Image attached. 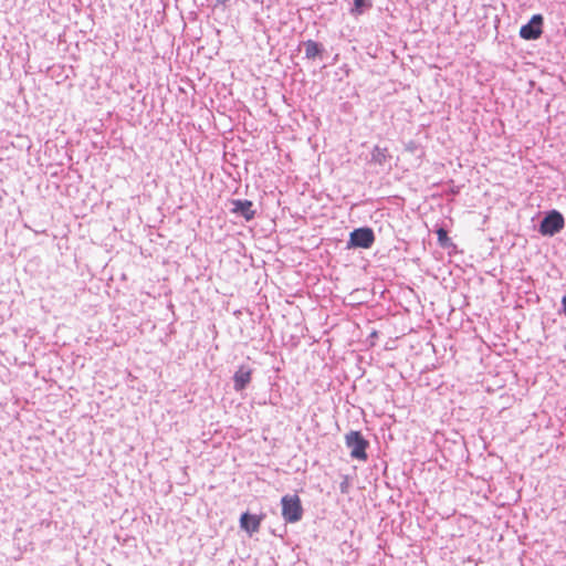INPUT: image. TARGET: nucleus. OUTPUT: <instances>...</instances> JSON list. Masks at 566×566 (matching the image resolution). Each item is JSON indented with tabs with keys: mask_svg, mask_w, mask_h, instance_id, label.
<instances>
[{
	"mask_svg": "<svg viewBox=\"0 0 566 566\" xmlns=\"http://www.w3.org/2000/svg\"><path fill=\"white\" fill-rule=\"evenodd\" d=\"M282 517L286 523H296L303 516L301 499L296 494H286L281 500Z\"/></svg>",
	"mask_w": 566,
	"mask_h": 566,
	"instance_id": "nucleus-1",
	"label": "nucleus"
},
{
	"mask_svg": "<svg viewBox=\"0 0 566 566\" xmlns=\"http://www.w3.org/2000/svg\"><path fill=\"white\" fill-rule=\"evenodd\" d=\"M565 227V219L557 210L549 211L539 224V232L543 235L553 237Z\"/></svg>",
	"mask_w": 566,
	"mask_h": 566,
	"instance_id": "nucleus-2",
	"label": "nucleus"
},
{
	"mask_svg": "<svg viewBox=\"0 0 566 566\" xmlns=\"http://www.w3.org/2000/svg\"><path fill=\"white\" fill-rule=\"evenodd\" d=\"M346 446L350 449V455L354 459L365 461L367 459L366 448L368 442L359 431H350L345 437Z\"/></svg>",
	"mask_w": 566,
	"mask_h": 566,
	"instance_id": "nucleus-3",
	"label": "nucleus"
},
{
	"mask_svg": "<svg viewBox=\"0 0 566 566\" xmlns=\"http://www.w3.org/2000/svg\"><path fill=\"white\" fill-rule=\"evenodd\" d=\"M374 241L375 235L370 228H359L350 233L349 245L368 249L373 245Z\"/></svg>",
	"mask_w": 566,
	"mask_h": 566,
	"instance_id": "nucleus-4",
	"label": "nucleus"
},
{
	"mask_svg": "<svg viewBox=\"0 0 566 566\" xmlns=\"http://www.w3.org/2000/svg\"><path fill=\"white\" fill-rule=\"evenodd\" d=\"M543 17L535 14L530 22L520 29V36L524 40H536L543 33Z\"/></svg>",
	"mask_w": 566,
	"mask_h": 566,
	"instance_id": "nucleus-5",
	"label": "nucleus"
},
{
	"mask_svg": "<svg viewBox=\"0 0 566 566\" xmlns=\"http://www.w3.org/2000/svg\"><path fill=\"white\" fill-rule=\"evenodd\" d=\"M263 520L264 514L254 515L245 512L240 517V527L249 535H252L259 532Z\"/></svg>",
	"mask_w": 566,
	"mask_h": 566,
	"instance_id": "nucleus-6",
	"label": "nucleus"
},
{
	"mask_svg": "<svg viewBox=\"0 0 566 566\" xmlns=\"http://www.w3.org/2000/svg\"><path fill=\"white\" fill-rule=\"evenodd\" d=\"M231 212L233 214H240L245 221H251L255 217V210L253 209V202L250 200H232Z\"/></svg>",
	"mask_w": 566,
	"mask_h": 566,
	"instance_id": "nucleus-7",
	"label": "nucleus"
},
{
	"mask_svg": "<svg viewBox=\"0 0 566 566\" xmlns=\"http://www.w3.org/2000/svg\"><path fill=\"white\" fill-rule=\"evenodd\" d=\"M251 378L252 369L248 366H240L233 376L234 389L237 391L243 390L251 381Z\"/></svg>",
	"mask_w": 566,
	"mask_h": 566,
	"instance_id": "nucleus-8",
	"label": "nucleus"
},
{
	"mask_svg": "<svg viewBox=\"0 0 566 566\" xmlns=\"http://www.w3.org/2000/svg\"><path fill=\"white\" fill-rule=\"evenodd\" d=\"M319 48L318 44L312 40H308L305 43V53L307 57H314L318 54Z\"/></svg>",
	"mask_w": 566,
	"mask_h": 566,
	"instance_id": "nucleus-9",
	"label": "nucleus"
},
{
	"mask_svg": "<svg viewBox=\"0 0 566 566\" xmlns=\"http://www.w3.org/2000/svg\"><path fill=\"white\" fill-rule=\"evenodd\" d=\"M438 242L441 247L450 245V238L448 237V232L443 228H439L437 230Z\"/></svg>",
	"mask_w": 566,
	"mask_h": 566,
	"instance_id": "nucleus-10",
	"label": "nucleus"
},
{
	"mask_svg": "<svg viewBox=\"0 0 566 566\" xmlns=\"http://www.w3.org/2000/svg\"><path fill=\"white\" fill-rule=\"evenodd\" d=\"M386 153H387V148L381 149L380 147L376 146V147L374 148V151H373V157H374L377 161L381 163V161H382V160H385V159H386V157H387V156H386Z\"/></svg>",
	"mask_w": 566,
	"mask_h": 566,
	"instance_id": "nucleus-11",
	"label": "nucleus"
},
{
	"mask_svg": "<svg viewBox=\"0 0 566 566\" xmlns=\"http://www.w3.org/2000/svg\"><path fill=\"white\" fill-rule=\"evenodd\" d=\"M354 4H355L354 11H356L357 13H361L360 8H361L363 6H368V7H370V2H369V0H354Z\"/></svg>",
	"mask_w": 566,
	"mask_h": 566,
	"instance_id": "nucleus-12",
	"label": "nucleus"
},
{
	"mask_svg": "<svg viewBox=\"0 0 566 566\" xmlns=\"http://www.w3.org/2000/svg\"><path fill=\"white\" fill-rule=\"evenodd\" d=\"M562 304H563L564 313H565V315H566V295H565V296H563V298H562Z\"/></svg>",
	"mask_w": 566,
	"mask_h": 566,
	"instance_id": "nucleus-13",
	"label": "nucleus"
}]
</instances>
